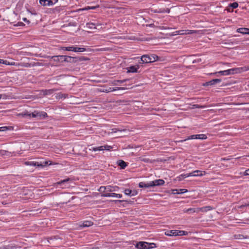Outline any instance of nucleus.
I'll list each match as a JSON object with an SVG mask.
<instances>
[{
  "instance_id": "nucleus-1",
  "label": "nucleus",
  "mask_w": 249,
  "mask_h": 249,
  "mask_svg": "<svg viewBox=\"0 0 249 249\" xmlns=\"http://www.w3.org/2000/svg\"><path fill=\"white\" fill-rule=\"evenodd\" d=\"M138 249H151L156 247L155 243H148L145 242H139L135 245Z\"/></svg>"
},
{
  "instance_id": "nucleus-2",
  "label": "nucleus",
  "mask_w": 249,
  "mask_h": 249,
  "mask_svg": "<svg viewBox=\"0 0 249 249\" xmlns=\"http://www.w3.org/2000/svg\"><path fill=\"white\" fill-rule=\"evenodd\" d=\"M243 69V68H237L231 69H229L227 70L219 71L218 72H216L214 73H210V75L216 74L217 73H220L221 75H230L231 74L240 72V70Z\"/></svg>"
},
{
  "instance_id": "nucleus-3",
  "label": "nucleus",
  "mask_w": 249,
  "mask_h": 249,
  "mask_svg": "<svg viewBox=\"0 0 249 249\" xmlns=\"http://www.w3.org/2000/svg\"><path fill=\"white\" fill-rule=\"evenodd\" d=\"M24 164L26 165L34 166L37 167H43L47 166L48 164V161H25Z\"/></svg>"
},
{
  "instance_id": "nucleus-4",
  "label": "nucleus",
  "mask_w": 249,
  "mask_h": 249,
  "mask_svg": "<svg viewBox=\"0 0 249 249\" xmlns=\"http://www.w3.org/2000/svg\"><path fill=\"white\" fill-rule=\"evenodd\" d=\"M89 151H103V150H107L109 151L110 149L112 148V146H109L108 145H105L103 146H100L99 147H92L91 145L89 146Z\"/></svg>"
},
{
  "instance_id": "nucleus-5",
  "label": "nucleus",
  "mask_w": 249,
  "mask_h": 249,
  "mask_svg": "<svg viewBox=\"0 0 249 249\" xmlns=\"http://www.w3.org/2000/svg\"><path fill=\"white\" fill-rule=\"evenodd\" d=\"M207 174L206 172L204 171H200V170H195L191 173L186 174L183 176L185 177H189L191 176L194 177H201L204 175H205Z\"/></svg>"
},
{
  "instance_id": "nucleus-6",
  "label": "nucleus",
  "mask_w": 249,
  "mask_h": 249,
  "mask_svg": "<svg viewBox=\"0 0 249 249\" xmlns=\"http://www.w3.org/2000/svg\"><path fill=\"white\" fill-rule=\"evenodd\" d=\"M170 12V10L169 8H157V9H154V8H149L148 9V13H169Z\"/></svg>"
},
{
  "instance_id": "nucleus-7",
  "label": "nucleus",
  "mask_w": 249,
  "mask_h": 249,
  "mask_svg": "<svg viewBox=\"0 0 249 249\" xmlns=\"http://www.w3.org/2000/svg\"><path fill=\"white\" fill-rule=\"evenodd\" d=\"M51 58L56 62H63L68 61V58L71 59V57L66 55H54L51 57Z\"/></svg>"
},
{
  "instance_id": "nucleus-8",
  "label": "nucleus",
  "mask_w": 249,
  "mask_h": 249,
  "mask_svg": "<svg viewBox=\"0 0 249 249\" xmlns=\"http://www.w3.org/2000/svg\"><path fill=\"white\" fill-rule=\"evenodd\" d=\"M155 58L152 59L150 56L148 54L143 55L141 57V61L142 63H148L154 62Z\"/></svg>"
},
{
  "instance_id": "nucleus-9",
  "label": "nucleus",
  "mask_w": 249,
  "mask_h": 249,
  "mask_svg": "<svg viewBox=\"0 0 249 249\" xmlns=\"http://www.w3.org/2000/svg\"><path fill=\"white\" fill-rule=\"evenodd\" d=\"M221 79H213L211 81L207 82L203 84L204 86H213L221 82Z\"/></svg>"
},
{
  "instance_id": "nucleus-10",
  "label": "nucleus",
  "mask_w": 249,
  "mask_h": 249,
  "mask_svg": "<svg viewBox=\"0 0 249 249\" xmlns=\"http://www.w3.org/2000/svg\"><path fill=\"white\" fill-rule=\"evenodd\" d=\"M93 222L91 221H84L82 224H79V229H81L85 227H89L93 225Z\"/></svg>"
},
{
  "instance_id": "nucleus-11",
  "label": "nucleus",
  "mask_w": 249,
  "mask_h": 249,
  "mask_svg": "<svg viewBox=\"0 0 249 249\" xmlns=\"http://www.w3.org/2000/svg\"><path fill=\"white\" fill-rule=\"evenodd\" d=\"M152 186H161L164 184V181L163 179H156L155 180L151 181Z\"/></svg>"
},
{
  "instance_id": "nucleus-12",
  "label": "nucleus",
  "mask_w": 249,
  "mask_h": 249,
  "mask_svg": "<svg viewBox=\"0 0 249 249\" xmlns=\"http://www.w3.org/2000/svg\"><path fill=\"white\" fill-rule=\"evenodd\" d=\"M139 66L138 65L135 66H131L130 67H127L126 70H127V72H138V70L139 68Z\"/></svg>"
},
{
  "instance_id": "nucleus-13",
  "label": "nucleus",
  "mask_w": 249,
  "mask_h": 249,
  "mask_svg": "<svg viewBox=\"0 0 249 249\" xmlns=\"http://www.w3.org/2000/svg\"><path fill=\"white\" fill-rule=\"evenodd\" d=\"M213 207L210 206H207L201 208H197V213L200 211L205 213L213 210Z\"/></svg>"
},
{
  "instance_id": "nucleus-14",
  "label": "nucleus",
  "mask_w": 249,
  "mask_h": 249,
  "mask_svg": "<svg viewBox=\"0 0 249 249\" xmlns=\"http://www.w3.org/2000/svg\"><path fill=\"white\" fill-rule=\"evenodd\" d=\"M102 196L104 197H117L118 198H121L122 195L116 193H106L102 195Z\"/></svg>"
},
{
  "instance_id": "nucleus-15",
  "label": "nucleus",
  "mask_w": 249,
  "mask_h": 249,
  "mask_svg": "<svg viewBox=\"0 0 249 249\" xmlns=\"http://www.w3.org/2000/svg\"><path fill=\"white\" fill-rule=\"evenodd\" d=\"M69 178L62 180L56 183V184L59 185L62 188L68 187L69 185H67L66 184L69 181Z\"/></svg>"
},
{
  "instance_id": "nucleus-16",
  "label": "nucleus",
  "mask_w": 249,
  "mask_h": 249,
  "mask_svg": "<svg viewBox=\"0 0 249 249\" xmlns=\"http://www.w3.org/2000/svg\"><path fill=\"white\" fill-rule=\"evenodd\" d=\"M61 48V50H62L63 51H73L74 52H78V48L75 47L73 46L62 47Z\"/></svg>"
},
{
  "instance_id": "nucleus-17",
  "label": "nucleus",
  "mask_w": 249,
  "mask_h": 249,
  "mask_svg": "<svg viewBox=\"0 0 249 249\" xmlns=\"http://www.w3.org/2000/svg\"><path fill=\"white\" fill-rule=\"evenodd\" d=\"M39 4L43 6H52L51 0H39Z\"/></svg>"
},
{
  "instance_id": "nucleus-18",
  "label": "nucleus",
  "mask_w": 249,
  "mask_h": 249,
  "mask_svg": "<svg viewBox=\"0 0 249 249\" xmlns=\"http://www.w3.org/2000/svg\"><path fill=\"white\" fill-rule=\"evenodd\" d=\"M238 6V3L236 2L231 3L229 4L227 10L229 12L232 11L233 9H235Z\"/></svg>"
},
{
  "instance_id": "nucleus-19",
  "label": "nucleus",
  "mask_w": 249,
  "mask_h": 249,
  "mask_svg": "<svg viewBox=\"0 0 249 249\" xmlns=\"http://www.w3.org/2000/svg\"><path fill=\"white\" fill-rule=\"evenodd\" d=\"M99 7V5H98L97 6H86L84 8H79V12H80L81 11H87V10H94Z\"/></svg>"
},
{
  "instance_id": "nucleus-20",
  "label": "nucleus",
  "mask_w": 249,
  "mask_h": 249,
  "mask_svg": "<svg viewBox=\"0 0 249 249\" xmlns=\"http://www.w3.org/2000/svg\"><path fill=\"white\" fill-rule=\"evenodd\" d=\"M126 89V88L124 87H116L114 88H109L108 89L104 90L103 91L106 92H109L110 91H115L116 90H124L125 89Z\"/></svg>"
},
{
  "instance_id": "nucleus-21",
  "label": "nucleus",
  "mask_w": 249,
  "mask_h": 249,
  "mask_svg": "<svg viewBox=\"0 0 249 249\" xmlns=\"http://www.w3.org/2000/svg\"><path fill=\"white\" fill-rule=\"evenodd\" d=\"M139 187L140 188H149L152 186L151 181L149 183H145L144 182H141L139 183Z\"/></svg>"
},
{
  "instance_id": "nucleus-22",
  "label": "nucleus",
  "mask_w": 249,
  "mask_h": 249,
  "mask_svg": "<svg viewBox=\"0 0 249 249\" xmlns=\"http://www.w3.org/2000/svg\"><path fill=\"white\" fill-rule=\"evenodd\" d=\"M37 118L39 119L46 118L48 116L47 113L43 111H37Z\"/></svg>"
},
{
  "instance_id": "nucleus-23",
  "label": "nucleus",
  "mask_w": 249,
  "mask_h": 249,
  "mask_svg": "<svg viewBox=\"0 0 249 249\" xmlns=\"http://www.w3.org/2000/svg\"><path fill=\"white\" fill-rule=\"evenodd\" d=\"M237 32L242 34H249V29L246 28H240L237 29Z\"/></svg>"
},
{
  "instance_id": "nucleus-24",
  "label": "nucleus",
  "mask_w": 249,
  "mask_h": 249,
  "mask_svg": "<svg viewBox=\"0 0 249 249\" xmlns=\"http://www.w3.org/2000/svg\"><path fill=\"white\" fill-rule=\"evenodd\" d=\"M89 60H90V59L88 57L79 55V65L82 64V63H79V62H81L83 61H85L87 62L86 63V64H89Z\"/></svg>"
},
{
  "instance_id": "nucleus-25",
  "label": "nucleus",
  "mask_w": 249,
  "mask_h": 249,
  "mask_svg": "<svg viewBox=\"0 0 249 249\" xmlns=\"http://www.w3.org/2000/svg\"><path fill=\"white\" fill-rule=\"evenodd\" d=\"M184 213H197V208H190L187 209H184L183 210Z\"/></svg>"
},
{
  "instance_id": "nucleus-26",
  "label": "nucleus",
  "mask_w": 249,
  "mask_h": 249,
  "mask_svg": "<svg viewBox=\"0 0 249 249\" xmlns=\"http://www.w3.org/2000/svg\"><path fill=\"white\" fill-rule=\"evenodd\" d=\"M165 234L167 236H177L178 230H171L165 232Z\"/></svg>"
},
{
  "instance_id": "nucleus-27",
  "label": "nucleus",
  "mask_w": 249,
  "mask_h": 249,
  "mask_svg": "<svg viewBox=\"0 0 249 249\" xmlns=\"http://www.w3.org/2000/svg\"><path fill=\"white\" fill-rule=\"evenodd\" d=\"M118 164L121 169H124L127 166V163L123 160H118Z\"/></svg>"
},
{
  "instance_id": "nucleus-28",
  "label": "nucleus",
  "mask_w": 249,
  "mask_h": 249,
  "mask_svg": "<svg viewBox=\"0 0 249 249\" xmlns=\"http://www.w3.org/2000/svg\"><path fill=\"white\" fill-rule=\"evenodd\" d=\"M118 188L117 186H106V192H113L116 191V188Z\"/></svg>"
},
{
  "instance_id": "nucleus-29",
  "label": "nucleus",
  "mask_w": 249,
  "mask_h": 249,
  "mask_svg": "<svg viewBox=\"0 0 249 249\" xmlns=\"http://www.w3.org/2000/svg\"><path fill=\"white\" fill-rule=\"evenodd\" d=\"M196 137H197L196 135H191V136L188 137V138H186V139L178 141V142H183L186 140H191V139H196Z\"/></svg>"
},
{
  "instance_id": "nucleus-30",
  "label": "nucleus",
  "mask_w": 249,
  "mask_h": 249,
  "mask_svg": "<svg viewBox=\"0 0 249 249\" xmlns=\"http://www.w3.org/2000/svg\"><path fill=\"white\" fill-rule=\"evenodd\" d=\"M196 136V139L205 140L207 138L205 134H197Z\"/></svg>"
},
{
  "instance_id": "nucleus-31",
  "label": "nucleus",
  "mask_w": 249,
  "mask_h": 249,
  "mask_svg": "<svg viewBox=\"0 0 249 249\" xmlns=\"http://www.w3.org/2000/svg\"><path fill=\"white\" fill-rule=\"evenodd\" d=\"M87 25L89 26V28H90V29H96V27H95V26H98V24H95V23H88L87 24Z\"/></svg>"
},
{
  "instance_id": "nucleus-32",
  "label": "nucleus",
  "mask_w": 249,
  "mask_h": 249,
  "mask_svg": "<svg viewBox=\"0 0 249 249\" xmlns=\"http://www.w3.org/2000/svg\"><path fill=\"white\" fill-rule=\"evenodd\" d=\"M109 50V48H100V49H92L91 51H94V52H98V51H107Z\"/></svg>"
},
{
  "instance_id": "nucleus-33",
  "label": "nucleus",
  "mask_w": 249,
  "mask_h": 249,
  "mask_svg": "<svg viewBox=\"0 0 249 249\" xmlns=\"http://www.w3.org/2000/svg\"><path fill=\"white\" fill-rule=\"evenodd\" d=\"M113 201H114L115 203H121L122 202H127L129 204H132L133 203L132 201H131V200L128 201V200H113Z\"/></svg>"
},
{
  "instance_id": "nucleus-34",
  "label": "nucleus",
  "mask_w": 249,
  "mask_h": 249,
  "mask_svg": "<svg viewBox=\"0 0 249 249\" xmlns=\"http://www.w3.org/2000/svg\"><path fill=\"white\" fill-rule=\"evenodd\" d=\"M178 235H187L188 234V232L184 231H179L178 230Z\"/></svg>"
},
{
  "instance_id": "nucleus-35",
  "label": "nucleus",
  "mask_w": 249,
  "mask_h": 249,
  "mask_svg": "<svg viewBox=\"0 0 249 249\" xmlns=\"http://www.w3.org/2000/svg\"><path fill=\"white\" fill-rule=\"evenodd\" d=\"M127 130L126 129H119L117 128H114L112 129V132L116 133L118 131L122 132V131H126Z\"/></svg>"
},
{
  "instance_id": "nucleus-36",
  "label": "nucleus",
  "mask_w": 249,
  "mask_h": 249,
  "mask_svg": "<svg viewBox=\"0 0 249 249\" xmlns=\"http://www.w3.org/2000/svg\"><path fill=\"white\" fill-rule=\"evenodd\" d=\"M129 79H124V80H115L114 81V85H117V83H123L126 81H128Z\"/></svg>"
},
{
  "instance_id": "nucleus-37",
  "label": "nucleus",
  "mask_w": 249,
  "mask_h": 249,
  "mask_svg": "<svg viewBox=\"0 0 249 249\" xmlns=\"http://www.w3.org/2000/svg\"><path fill=\"white\" fill-rule=\"evenodd\" d=\"M188 30H180L178 31L177 32L178 35H188Z\"/></svg>"
},
{
  "instance_id": "nucleus-38",
  "label": "nucleus",
  "mask_w": 249,
  "mask_h": 249,
  "mask_svg": "<svg viewBox=\"0 0 249 249\" xmlns=\"http://www.w3.org/2000/svg\"><path fill=\"white\" fill-rule=\"evenodd\" d=\"M132 191L129 189H126L124 191V193L127 196H131Z\"/></svg>"
},
{
  "instance_id": "nucleus-39",
  "label": "nucleus",
  "mask_w": 249,
  "mask_h": 249,
  "mask_svg": "<svg viewBox=\"0 0 249 249\" xmlns=\"http://www.w3.org/2000/svg\"><path fill=\"white\" fill-rule=\"evenodd\" d=\"M193 108H204L206 107L205 106H200L198 104H195L193 105Z\"/></svg>"
},
{
  "instance_id": "nucleus-40",
  "label": "nucleus",
  "mask_w": 249,
  "mask_h": 249,
  "mask_svg": "<svg viewBox=\"0 0 249 249\" xmlns=\"http://www.w3.org/2000/svg\"><path fill=\"white\" fill-rule=\"evenodd\" d=\"M91 51V49H90V48H81V47H79V53L80 52H83L84 51Z\"/></svg>"
},
{
  "instance_id": "nucleus-41",
  "label": "nucleus",
  "mask_w": 249,
  "mask_h": 249,
  "mask_svg": "<svg viewBox=\"0 0 249 249\" xmlns=\"http://www.w3.org/2000/svg\"><path fill=\"white\" fill-rule=\"evenodd\" d=\"M19 115H21L23 117H24V116L31 117V113H29L28 112H26V113H22L19 114Z\"/></svg>"
},
{
  "instance_id": "nucleus-42",
  "label": "nucleus",
  "mask_w": 249,
  "mask_h": 249,
  "mask_svg": "<svg viewBox=\"0 0 249 249\" xmlns=\"http://www.w3.org/2000/svg\"><path fill=\"white\" fill-rule=\"evenodd\" d=\"M184 175L185 174H181L180 176H179L177 178H178V180L181 181L183 178H186V177H185L184 176H183V175Z\"/></svg>"
},
{
  "instance_id": "nucleus-43",
  "label": "nucleus",
  "mask_w": 249,
  "mask_h": 249,
  "mask_svg": "<svg viewBox=\"0 0 249 249\" xmlns=\"http://www.w3.org/2000/svg\"><path fill=\"white\" fill-rule=\"evenodd\" d=\"M106 186H101L99 189V191L100 192H106Z\"/></svg>"
},
{
  "instance_id": "nucleus-44",
  "label": "nucleus",
  "mask_w": 249,
  "mask_h": 249,
  "mask_svg": "<svg viewBox=\"0 0 249 249\" xmlns=\"http://www.w3.org/2000/svg\"><path fill=\"white\" fill-rule=\"evenodd\" d=\"M37 111H35L34 112L31 113V117H34V118H37Z\"/></svg>"
},
{
  "instance_id": "nucleus-45",
  "label": "nucleus",
  "mask_w": 249,
  "mask_h": 249,
  "mask_svg": "<svg viewBox=\"0 0 249 249\" xmlns=\"http://www.w3.org/2000/svg\"><path fill=\"white\" fill-rule=\"evenodd\" d=\"M81 148H83V146H81ZM83 149H86V150L85 151V153L84 152H81L80 153H79V155H82V156H85L86 155V154L88 153V151L87 150V148H84L83 147Z\"/></svg>"
},
{
  "instance_id": "nucleus-46",
  "label": "nucleus",
  "mask_w": 249,
  "mask_h": 249,
  "mask_svg": "<svg viewBox=\"0 0 249 249\" xmlns=\"http://www.w3.org/2000/svg\"><path fill=\"white\" fill-rule=\"evenodd\" d=\"M187 32L188 33V35H189V34H193L196 33L197 32V31L188 30Z\"/></svg>"
},
{
  "instance_id": "nucleus-47",
  "label": "nucleus",
  "mask_w": 249,
  "mask_h": 249,
  "mask_svg": "<svg viewBox=\"0 0 249 249\" xmlns=\"http://www.w3.org/2000/svg\"><path fill=\"white\" fill-rule=\"evenodd\" d=\"M150 57H151L152 59L155 58L154 62L156 61L158 58V56L155 54H152L151 56H150Z\"/></svg>"
},
{
  "instance_id": "nucleus-48",
  "label": "nucleus",
  "mask_w": 249,
  "mask_h": 249,
  "mask_svg": "<svg viewBox=\"0 0 249 249\" xmlns=\"http://www.w3.org/2000/svg\"><path fill=\"white\" fill-rule=\"evenodd\" d=\"M179 190L175 189L173 190V193L174 194H180Z\"/></svg>"
},
{
  "instance_id": "nucleus-49",
  "label": "nucleus",
  "mask_w": 249,
  "mask_h": 249,
  "mask_svg": "<svg viewBox=\"0 0 249 249\" xmlns=\"http://www.w3.org/2000/svg\"><path fill=\"white\" fill-rule=\"evenodd\" d=\"M244 176H248L249 175V169L246 170L243 173Z\"/></svg>"
},
{
  "instance_id": "nucleus-50",
  "label": "nucleus",
  "mask_w": 249,
  "mask_h": 249,
  "mask_svg": "<svg viewBox=\"0 0 249 249\" xmlns=\"http://www.w3.org/2000/svg\"><path fill=\"white\" fill-rule=\"evenodd\" d=\"M179 191L180 192V194H183L184 193L187 192V190L185 189H179Z\"/></svg>"
},
{
  "instance_id": "nucleus-51",
  "label": "nucleus",
  "mask_w": 249,
  "mask_h": 249,
  "mask_svg": "<svg viewBox=\"0 0 249 249\" xmlns=\"http://www.w3.org/2000/svg\"><path fill=\"white\" fill-rule=\"evenodd\" d=\"M7 129V127L3 126V127H0V131H4L6 130Z\"/></svg>"
},
{
  "instance_id": "nucleus-52",
  "label": "nucleus",
  "mask_w": 249,
  "mask_h": 249,
  "mask_svg": "<svg viewBox=\"0 0 249 249\" xmlns=\"http://www.w3.org/2000/svg\"><path fill=\"white\" fill-rule=\"evenodd\" d=\"M81 249H90V247L87 246H82Z\"/></svg>"
},
{
  "instance_id": "nucleus-53",
  "label": "nucleus",
  "mask_w": 249,
  "mask_h": 249,
  "mask_svg": "<svg viewBox=\"0 0 249 249\" xmlns=\"http://www.w3.org/2000/svg\"><path fill=\"white\" fill-rule=\"evenodd\" d=\"M201 61V59L200 58H198L196 60H194L193 62V63H197V62H200Z\"/></svg>"
},
{
  "instance_id": "nucleus-54",
  "label": "nucleus",
  "mask_w": 249,
  "mask_h": 249,
  "mask_svg": "<svg viewBox=\"0 0 249 249\" xmlns=\"http://www.w3.org/2000/svg\"><path fill=\"white\" fill-rule=\"evenodd\" d=\"M137 191L136 190H134L132 191V193H131V196H134L137 195Z\"/></svg>"
},
{
  "instance_id": "nucleus-55",
  "label": "nucleus",
  "mask_w": 249,
  "mask_h": 249,
  "mask_svg": "<svg viewBox=\"0 0 249 249\" xmlns=\"http://www.w3.org/2000/svg\"><path fill=\"white\" fill-rule=\"evenodd\" d=\"M52 6L57 3L58 0H51Z\"/></svg>"
},
{
  "instance_id": "nucleus-56",
  "label": "nucleus",
  "mask_w": 249,
  "mask_h": 249,
  "mask_svg": "<svg viewBox=\"0 0 249 249\" xmlns=\"http://www.w3.org/2000/svg\"><path fill=\"white\" fill-rule=\"evenodd\" d=\"M23 21H25V22H27V23H29L30 22L29 21V20H27V19L26 18H23Z\"/></svg>"
},
{
  "instance_id": "nucleus-57",
  "label": "nucleus",
  "mask_w": 249,
  "mask_h": 249,
  "mask_svg": "<svg viewBox=\"0 0 249 249\" xmlns=\"http://www.w3.org/2000/svg\"><path fill=\"white\" fill-rule=\"evenodd\" d=\"M1 63L6 64V63H5V61L3 60L0 59V64H1Z\"/></svg>"
},
{
  "instance_id": "nucleus-58",
  "label": "nucleus",
  "mask_w": 249,
  "mask_h": 249,
  "mask_svg": "<svg viewBox=\"0 0 249 249\" xmlns=\"http://www.w3.org/2000/svg\"><path fill=\"white\" fill-rule=\"evenodd\" d=\"M100 248L98 247H90V249H99Z\"/></svg>"
},
{
  "instance_id": "nucleus-59",
  "label": "nucleus",
  "mask_w": 249,
  "mask_h": 249,
  "mask_svg": "<svg viewBox=\"0 0 249 249\" xmlns=\"http://www.w3.org/2000/svg\"><path fill=\"white\" fill-rule=\"evenodd\" d=\"M143 160L144 161H145V162H148V160H149V159H143Z\"/></svg>"
},
{
  "instance_id": "nucleus-60",
  "label": "nucleus",
  "mask_w": 249,
  "mask_h": 249,
  "mask_svg": "<svg viewBox=\"0 0 249 249\" xmlns=\"http://www.w3.org/2000/svg\"><path fill=\"white\" fill-rule=\"evenodd\" d=\"M245 206H249V202L245 204Z\"/></svg>"
},
{
  "instance_id": "nucleus-61",
  "label": "nucleus",
  "mask_w": 249,
  "mask_h": 249,
  "mask_svg": "<svg viewBox=\"0 0 249 249\" xmlns=\"http://www.w3.org/2000/svg\"><path fill=\"white\" fill-rule=\"evenodd\" d=\"M221 160H228V159H226V158H222L221 159Z\"/></svg>"
},
{
  "instance_id": "nucleus-62",
  "label": "nucleus",
  "mask_w": 249,
  "mask_h": 249,
  "mask_svg": "<svg viewBox=\"0 0 249 249\" xmlns=\"http://www.w3.org/2000/svg\"><path fill=\"white\" fill-rule=\"evenodd\" d=\"M21 24H23V23H21V22H18V24L19 25H21Z\"/></svg>"
},
{
  "instance_id": "nucleus-63",
  "label": "nucleus",
  "mask_w": 249,
  "mask_h": 249,
  "mask_svg": "<svg viewBox=\"0 0 249 249\" xmlns=\"http://www.w3.org/2000/svg\"><path fill=\"white\" fill-rule=\"evenodd\" d=\"M153 25V24H150L149 26H151V27H152Z\"/></svg>"
},
{
  "instance_id": "nucleus-64",
  "label": "nucleus",
  "mask_w": 249,
  "mask_h": 249,
  "mask_svg": "<svg viewBox=\"0 0 249 249\" xmlns=\"http://www.w3.org/2000/svg\"><path fill=\"white\" fill-rule=\"evenodd\" d=\"M196 174H200V173H196Z\"/></svg>"
}]
</instances>
